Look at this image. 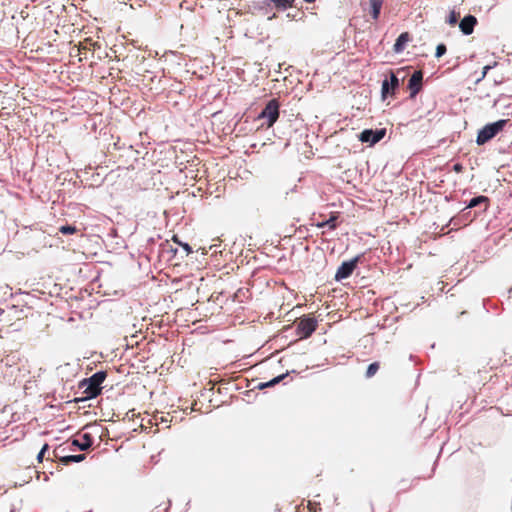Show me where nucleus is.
<instances>
[{
  "instance_id": "nucleus-1",
  "label": "nucleus",
  "mask_w": 512,
  "mask_h": 512,
  "mask_svg": "<svg viewBox=\"0 0 512 512\" xmlns=\"http://www.w3.org/2000/svg\"><path fill=\"white\" fill-rule=\"evenodd\" d=\"M106 376V372L98 371L80 382V388L83 389V394H85L86 398H94L101 393V384L106 379Z\"/></svg>"
},
{
  "instance_id": "nucleus-2",
  "label": "nucleus",
  "mask_w": 512,
  "mask_h": 512,
  "mask_svg": "<svg viewBox=\"0 0 512 512\" xmlns=\"http://www.w3.org/2000/svg\"><path fill=\"white\" fill-rule=\"evenodd\" d=\"M508 120L501 119L494 123H490L485 125L481 130H479L476 138V143L478 145H484L491 139H493L499 132H501L506 126Z\"/></svg>"
},
{
  "instance_id": "nucleus-3",
  "label": "nucleus",
  "mask_w": 512,
  "mask_h": 512,
  "mask_svg": "<svg viewBox=\"0 0 512 512\" xmlns=\"http://www.w3.org/2000/svg\"><path fill=\"white\" fill-rule=\"evenodd\" d=\"M279 107V101L277 99H271L259 114V119L266 120L267 128L272 127L279 118Z\"/></svg>"
},
{
  "instance_id": "nucleus-4",
  "label": "nucleus",
  "mask_w": 512,
  "mask_h": 512,
  "mask_svg": "<svg viewBox=\"0 0 512 512\" xmlns=\"http://www.w3.org/2000/svg\"><path fill=\"white\" fill-rule=\"evenodd\" d=\"M317 328V320L314 317L300 318L296 323V334L300 338H308Z\"/></svg>"
},
{
  "instance_id": "nucleus-5",
  "label": "nucleus",
  "mask_w": 512,
  "mask_h": 512,
  "mask_svg": "<svg viewBox=\"0 0 512 512\" xmlns=\"http://www.w3.org/2000/svg\"><path fill=\"white\" fill-rule=\"evenodd\" d=\"M360 258H361V256L358 255L349 261L342 262V264L339 266V268L336 271L335 279L337 281H340V280L350 277L352 275L353 271L355 270V268L357 267V264L359 263Z\"/></svg>"
},
{
  "instance_id": "nucleus-6",
  "label": "nucleus",
  "mask_w": 512,
  "mask_h": 512,
  "mask_svg": "<svg viewBox=\"0 0 512 512\" xmlns=\"http://www.w3.org/2000/svg\"><path fill=\"white\" fill-rule=\"evenodd\" d=\"M385 135V130H376L373 131L371 129L363 130L360 133L359 140L361 142H369L370 144H375L379 142Z\"/></svg>"
},
{
  "instance_id": "nucleus-7",
  "label": "nucleus",
  "mask_w": 512,
  "mask_h": 512,
  "mask_svg": "<svg viewBox=\"0 0 512 512\" xmlns=\"http://www.w3.org/2000/svg\"><path fill=\"white\" fill-rule=\"evenodd\" d=\"M64 449H61V447L56 448L53 451L54 458L58 459L61 463L64 465H68L72 462H81L85 459L84 454H78V455H61L60 452H63Z\"/></svg>"
},
{
  "instance_id": "nucleus-8",
  "label": "nucleus",
  "mask_w": 512,
  "mask_h": 512,
  "mask_svg": "<svg viewBox=\"0 0 512 512\" xmlns=\"http://www.w3.org/2000/svg\"><path fill=\"white\" fill-rule=\"evenodd\" d=\"M423 74L421 71H415L409 79L408 88L411 93V97H414L422 87Z\"/></svg>"
},
{
  "instance_id": "nucleus-9",
  "label": "nucleus",
  "mask_w": 512,
  "mask_h": 512,
  "mask_svg": "<svg viewBox=\"0 0 512 512\" xmlns=\"http://www.w3.org/2000/svg\"><path fill=\"white\" fill-rule=\"evenodd\" d=\"M399 86V80L397 78V76L391 72L390 73V81H388L387 79H385L383 82H382V88H381V92H382V96L385 98L388 94H393L395 89H397Z\"/></svg>"
},
{
  "instance_id": "nucleus-10",
  "label": "nucleus",
  "mask_w": 512,
  "mask_h": 512,
  "mask_svg": "<svg viewBox=\"0 0 512 512\" xmlns=\"http://www.w3.org/2000/svg\"><path fill=\"white\" fill-rule=\"evenodd\" d=\"M476 24V17L473 15H467L461 20L459 27L463 34L470 35L473 33Z\"/></svg>"
},
{
  "instance_id": "nucleus-11",
  "label": "nucleus",
  "mask_w": 512,
  "mask_h": 512,
  "mask_svg": "<svg viewBox=\"0 0 512 512\" xmlns=\"http://www.w3.org/2000/svg\"><path fill=\"white\" fill-rule=\"evenodd\" d=\"M93 444V437L85 433L81 436V439H73L71 442L72 446L78 447L81 450H88Z\"/></svg>"
},
{
  "instance_id": "nucleus-12",
  "label": "nucleus",
  "mask_w": 512,
  "mask_h": 512,
  "mask_svg": "<svg viewBox=\"0 0 512 512\" xmlns=\"http://www.w3.org/2000/svg\"><path fill=\"white\" fill-rule=\"evenodd\" d=\"M409 41H411V35L408 32L401 33L395 41L393 51L395 53H401Z\"/></svg>"
},
{
  "instance_id": "nucleus-13",
  "label": "nucleus",
  "mask_w": 512,
  "mask_h": 512,
  "mask_svg": "<svg viewBox=\"0 0 512 512\" xmlns=\"http://www.w3.org/2000/svg\"><path fill=\"white\" fill-rule=\"evenodd\" d=\"M277 10L284 11L294 6L295 0H267Z\"/></svg>"
},
{
  "instance_id": "nucleus-14",
  "label": "nucleus",
  "mask_w": 512,
  "mask_h": 512,
  "mask_svg": "<svg viewBox=\"0 0 512 512\" xmlns=\"http://www.w3.org/2000/svg\"><path fill=\"white\" fill-rule=\"evenodd\" d=\"M369 3L371 7V16L374 20H377L381 12L383 0H369Z\"/></svg>"
},
{
  "instance_id": "nucleus-15",
  "label": "nucleus",
  "mask_w": 512,
  "mask_h": 512,
  "mask_svg": "<svg viewBox=\"0 0 512 512\" xmlns=\"http://www.w3.org/2000/svg\"><path fill=\"white\" fill-rule=\"evenodd\" d=\"M337 218H338L337 213H332L328 220L318 222L316 224V226L318 228L328 227L330 230H334L337 227V223H336Z\"/></svg>"
},
{
  "instance_id": "nucleus-16",
  "label": "nucleus",
  "mask_w": 512,
  "mask_h": 512,
  "mask_svg": "<svg viewBox=\"0 0 512 512\" xmlns=\"http://www.w3.org/2000/svg\"><path fill=\"white\" fill-rule=\"evenodd\" d=\"M379 368H380L379 362L371 363L366 370V373H365L366 378H372L373 376H375L376 373L378 372Z\"/></svg>"
},
{
  "instance_id": "nucleus-17",
  "label": "nucleus",
  "mask_w": 512,
  "mask_h": 512,
  "mask_svg": "<svg viewBox=\"0 0 512 512\" xmlns=\"http://www.w3.org/2000/svg\"><path fill=\"white\" fill-rule=\"evenodd\" d=\"M487 202H488V198L486 196H478V197L472 198L467 207L474 208L481 203H487Z\"/></svg>"
},
{
  "instance_id": "nucleus-18",
  "label": "nucleus",
  "mask_w": 512,
  "mask_h": 512,
  "mask_svg": "<svg viewBox=\"0 0 512 512\" xmlns=\"http://www.w3.org/2000/svg\"><path fill=\"white\" fill-rule=\"evenodd\" d=\"M59 231L62 234H75L78 231V229L72 225H63L59 228Z\"/></svg>"
},
{
  "instance_id": "nucleus-19",
  "label": "nucleus",
  "mask_w": 512,
  "mask_h": 512,
  "mask_svg": "<svg viewBox=\"0 0 512 512\" xmlns=\"http://www.w3.org/2000/svg\"><path fill=\"white\" fill-rule=\"evenodd\" d=\"M459 13H456L455 11H451L448 16V23L453 26L458 22L459 19Z\"/></svg>"
},
{
  "instance_id": "nucleus-20",
  "label": "nucleus",
  "mask_w": 512,
  "mask_h": 512,
  "mask_svg": "<svg viewBox=\"0 0 512 512\" xmlns=\"http://www.w3.org/2000/svg\"><path fill=\"white\" fill-rule=\"evenodd\" d=\"M446 51H447L446 45L441 43V44L437 45V47H436L435 56L437 58H440L446 53Z\"/></svg>"
},
{
  "instance_id": "nucleus-21",
  "label": "nucleus",
  "mask_w": 512,
  "mask_h": 512,
  "mask_svg": "<svg viewBox=\"0 0 512 512\" xmlns=\"http://www.w3.org/2000/svg\"><path fill=\"white\" fill-rule=\"evenodd\" d=\"M283 378V376H278V377H275L274 379H272L271 381L267 382V383H262L259 385L260 388H264V387H269V386H273L277 383H279L281 381V379Z\"/></svg>"
},
{
  "instance_id": "nucleus-22",
  "label": "nucleus",
  "mask_w": 512,
  "mask_h": 512,
  "mask_svg": "<svg viewBox=\"0 0 512 512\" xmlns=\"http://www.w3.org/2000/svg\"><path fill=\"white\" fill-rule=\"evenodd\" d=\"M48 449H49L48 444H44L43 447L41 448L40 452L37 455L38 462H42L43 461L44 454L46 453V451Z\"/></svg>"
},
{
  "instance_id": "nucleus-23",
  "label": "nucleus",
  "mask_w": 512,
  "mask_h": 512,
  "mask_svg": "<svg viewBox=\"0 0 512 512\" xmlns=\"http://www.w3.org/2000/svg\"><path fill=\"white\" fill-rule=\"evenodd\" d=\"M491 67L489 65L483 68L482 78H484Z\"/></svg>"
},
{
  "instance_id": "nucleus-24",
  "label": "nucleus",
  "mask_w": 512,
  "mask_h": 512,
  "mask_svg": "<svg viewBox=\"0 0 512 512\" xmlns=\"http://www.w3.org/2000/svg\"><path fill=\"white\" fill-rule=\"evenodd\" d=\"M454 170L457 171V172H460L462 170V166L460 164H456L454 166Z\"/></svg>"
},
{
  "instance_id": "nucleus-25",
  "label": "nucleus",
  "mask_w": 512,
  "mask_h": 512,
  "mask_svg": "<svg viewBox=\"0 0 512 512\" xmlns=\"http://www.w3.org/2000/svg\"><path fill=\"white\" fill-rule=\"evenodd\" d=\"M182 246L187 252H191V248L188 244H183Z\"/></svg>"
},
{
  "instance_id": "nucleus-26",
  "label": "nucleus",
  "mask_w": 512,
  "mask_h": 512,
  "mask_svg": "<svg viewBox=\"0 0 512 512\" xmlns=\"http://www.w3.org/2000/svg\"><path fill=\"white\" fill-rule=\"evenodd\" d=\"M307 3H313L315 0H304Z\"/></svg>"
},
{
  "instance_id": "nucleus-27",
  "label": "nucleus",
  "mask_w": 512,
  "mask_h": 512,
  "mask_svg": "<svg viewBox=\"0 0 512 512\" xmlns=\"http://www.w3.org/2000/svg\"><path fill=\"white\" fill-rule=\"evenodd\" d=\"M308 507H309V510L312 511L311 509V503H308Z\"/></svg>"
}]
</instances>
